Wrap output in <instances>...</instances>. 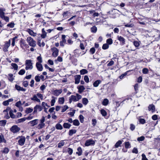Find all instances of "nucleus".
<instances>
[{
	"mask_svg": "<svg viewBox=\"0 0 160 160\" xmlns=\"http://www.w3.org/2000/svg\"><path fill=\"white\" fill-rule=\"evenodd\" d=\"M81 95L78 93L76 94V96L74 95H72L69 98V102L71 103L72 101L77 102L82 98Z\"/></svg>",
	"mask_w": 160,
	"mask_h": 160,
	"instance_id": "f257e3e1",
	"label": "nucleus"
},
{
	"mask_svg": "<svg viewBox=\"0 0 160 160\" xmlns=\"http://www.w3.org/2000/svg\"><path fill=\"white\" fill-rule=\"evenodd\" d=\"M26 40L30 46L32 47H35L36 46V42L32 37H28Z\"/></svg>",
	"mask_w": 160,
	"mask_h": 160,
	"instance_id": "f03ea898",
	"label": "nucleus"
},
{
	"mask_svg": "<svg viewBox=\"0 0 160 160\" xmlns=\"http://www.w3.org/2000/svg\"><path fill=\"white\" fill-rule=\"evenodd\" d=\"M40 122L37 126L38 129L40 130L44 128L45 126V124L44 122L45 121V118L43 116L39 120Z\"/></svg>",
	"mask_w": 160,
	"mask_h": 160,
	"instance_id": "7ed1b4c3",
	"label": "nucleus"
},
{
	"mask_svg": "<svg viewBox=\"0 0 160 160\" xmlns=\"http://www.w3.org/2000/svg\"><path fill=\"white\" fill-rule=\"evenodd\" d=\"M31 60H27L25 61V69L26 70L32 69L33 68L32 63Z\"/></svg>",
	"mask_w": 160,
	"mask_h": 160,
	"instance_id": "20e7f679",
	"label": "nucleus"
},
{
	"mask_svg": "<svg viewBox=\"0 0 160 160\" xmlns=\"http://www.w3.org/2000/svg\"><path fill=\"white\" fill-rule=\"evenodd\" d=\"M52 51V56L54 57H57L58 54L59 52V50L55 47H53L51 49Z\"/></svg>",
	"mask_w": 160,
	"mask_h": 160,
	"instance_id": "39448f33",
	"label": "nucleus"
},
{
	"mask_svg": "<svg viewBox=\"0 0 160 160\" xmlns=\"http://www.w3.org/2000/svg\"><path fill=\"white\" fill-rule=\"evenodd\" d=\"M20 130L19 128L17 125L12 126L10 128V130L13 133H16L18 132Z\"/></svg>",
	"mask_w": 160,
	"mask_h": 160,
	"instance_id": "423d86ee",
	"label": "nucleus"
},
{
	"mask_svg": "<svg viewBox=\"0 0 160 160\" xmlns=\"http://www.w3.org/2000/svg\"><path fill=\"white\" fill-rule=\"evenodd\" d=\"M95 143V141L92 139H89L87 140L85 143V145L86 146H88L91 145H94Z\"/></svg>",
	"mask_w": 160,
	"mask_h": 160,
	"instance_id": "0eeeda50",
	"label": "nucleus"
},
{
	"mask_svg": "<svg viewBox=\"0 0 160 160\" xmlns=\"http://www.w3.org/2000/svg\"><path fill=\"white\" fill-rule=\"evenodd\" d=\"M117 39L120 41V44L121 45H123L125 44V39L123 37L118 36H117Z\"/></svg>",
	"mask_w": 160,
	"mask_h": 160,
	"instance_id": "6e6552de",
	"label": "nucleus"
},
{
	"mask_svg": "<svg viewBox=\"0 0 160 160\" xmlns=\"http://www.w3.org/2000/svg\"><path fill=\"white\" fill-rule=\"evenodd\" d=\"M19 137L20 138L18 141V144L19 145L22 146L24 144L26 139L25 137L23 136H21V137Z\"/></svg>",
	"mask_w": 160,
	"mask_h": 160,
	"instance_id": "1a4fd4ad",
	"label": "nucleus"
},
{
	"mask_svg": "<svg viewBox=\"0 0 160 160\" xmlns=\"http://www.w3.org/2000/svg\"><path fill=\"white\" fill-rule=\"evenodd\" d=\"M38 121L39 120L38 119H35L29 122H28V124H29L31 126H33L38 124Z\"/></svg>",
	"mask_w": 160,
	"mask_h": 160,
	"instance_id": "9d476101",
	"label": "nucleus"
},
{
	"mask_svg": "<svg viewBox=\"0 0 160 160\" xmlns=\"http://www.w3.org/2000/svg\"><path fill=\"white\" fill-rule=\"evenodd\" d=\"M34 110L33 113H35L38 110L39 111H41L42 109V108L40 105H37L34 107Z\"/></svg>",
	"mask_w": 160,
	"mask_h": 160,
	"instance_id": "9b49d317",
	"label": "nucleus"
},
{
	"mask_svg": "<svg viewBox=\"0 0 160 160\" xmlns=\"http://www.w3.org/2000/svg\"><path fill=\"white\" fill-rule=\"evenodd\" d=\"M66 36L62 35V40L60 42V45L62 47H64V44L66 43V40L65 39Z\"/></svg>",
	"mask_w": 160,
	"mask_h": 160,
	"instance_id": "f8f14e48",
	"label": "nucleus"
},
{
	"mask_svg": "<svg viewBox=\"0 0 160 160\" xmlns=\"http://www.w3.org/2000/svg\"><path fill=\"white\" fill-rule=\"evenodd\" d=\"M36 66L38 71H41L43 70V66L41 63H36Z\"/></svg>",
	"mask_w": 160,
	"mask_h": 160,
	"instance_id": "ddd939ff",
	"label": "nucleus"
},
{
	"mask_svg": "<svg viewBox=\"0 0 160 160\" xmlns=\"http://www.w3.org/2000/svg\"><path fill=\"white\" fill-rule=\"evenodd\" d=\"M148 109L149 111H151L152 112H155V106L152 104H150L148 107Z\"/></svg>",
	"mask_w": 160,
	"mask_h": 160,
	"instance_id": "4468645a",
	"label": "nucleus"
},
{
	"mask_svg": "<svg viewBox=\"0 0 160 160\" xmlns=\"http://www.w3.org/2000/svg\"><path fill=\"white\" fill-rule=\"evenodd\" d=\"M81 78V76L80 75H78L75 76V83L76 84H78L79 83L80 79Z\"/></svg>",
	"mask_w": 160,
	"mask_h": 160,
	"instance_id": "2eb2a0df",
	"label": "nucleus"
},
{
	"mask_svg": "<svg viewBox=\"0 0 160 160\" xmlns=\"http://www.w3.org/2000/svg\"><path fill=\"white\" fill-rule=\"evenodd\" d=\"M15 88L18 91H22L23 92H25L26 90V89L23 88L22 87H21L20 86L17 85H16L15 86Z\"/></svg>",
	"mask_w": 160,
	"mask_h": 160,
	"instance_id": "dca6fc26",
	"label": "nucleus"
},
{
	"mask_svg": "<svg viewBox=\"0 0 160 160\" xmlns=\"http://www.w3.org/2000/svg\"><path fill=\"white\" fill-rule=\"evenodd\" d=\"M31 100L38 102H40V100L38 98L37 95L36 94L34 95L33 97L31 98Z\"/></svg>",
	"mask_w": 160,
	"mask_h": 160,
	"instance_id": "f3484780",
	"label": "nucleus"
},
{
	"mask_svg": "<svg viewBox=\"0 0 160 160\" xmlns=\"http://www.w3.org/2000/svg\"><path fill=\"white\" fill-rule=\"evenodd\" d=\"M62 92V89L59 90H56L54 91L53 94L56 96H58L61 94Z\"/></svg>",
	"mask_w": 160,
	"mask_h": 160,
	"instance_id": "a211bd4d",
	"label": "nucleus"
},
{
	"mask_svg": "<svg viewBox=\"0 0 160 160\" xmlns=\"http://www.w3.org/2000/svg\"><path fill=\"white\" fill-rule=\"evenodd\" d=\"M13 100L12 98L9 99L3 102V104L5 106H8L9 104V102L13 101Z\"/></svg>",
	"mask_w": 160,
	"mask_h": 160,
	"instance_id": "6ab92c4d",
	"label": "nucleus"
},
{
	"mask_svg": "<svg viewBox=\"0 0 160 160\" xmlns=\"http://www.w3.org/2000/svg\"><path fill=\"white\" fill-rule=\"evenodd\" d=\"M27 31L31 36H36V33H34L33 31L30 29H28L27 30Z\"/></svg>",
	"mask_w": 160,
	"mask_h": 160,
	"instance_id": "aec40b11",
	"label": "nucleus"
},
{
	"mask_svg": "<svg viewBox=\"0 0 160 160\" xmlns=\"http://www.w3.org/2000/svg\"><path fill=\"white\" fill-rule=\"evenodd\" d=\"M20 45L21 47L23 49H24L23 46H25L27 45L26 44L25 40L24 39H22L20 41Z\"/></svg>",
	"mask_w": 160,
	"mask_h": 160,
	"instance_id": "412c9836",
	"label": "nucleus"
},
{
	"mask_svg": "<svg viewBox=\"0 0 160 160\" xmlns=\"http://www.w3.org/2000/svg\"><path fill=\"white\" fill-rule=\"evenodd\" d=\"M67 140H62L58 144V148H61L65 144V141H66Z\"/></svg>",
	"mask_w": 160,
	"mask_h": 160,
	"instance_id": "4be33fe9",
	"label": "nucleus"
},
{
	"mask_svg": "<svg viewBox=\"0 0 160 160\" xmlns=\"http://www.w3.org/2000/svg\"><path fill=\"white\" fill-rule=\"evenodd\" d=\"M101 82V81L100 80H97L95 81L93 83V85L94 87H97L98 86L99 84Z\"/></svg>",
	"mask_w": 160,
	"mask_h": 160,
	"instance_id": "5701e85b",
	"label": "nucleus"
},
{
	"mask_svg": "<svg viewBox=\"0 0 160 160\" xmlns=\"http://www.w3.org/2000/svg\"><path fill=\"white\" fill-rule=\"evenodd\" d=\"M38 44L40 47H44L45 45V43L44 42H42V43H41V40L39 39H38Z\"/></svg>",
	"mask_w": 160,
	"mask_h": 160,
	"instance_id": "b1692460",
	"label": "nucleus"
},
{
	"mask_svg": "<svg viewBox=\"0 0 160 160\" xmlns=\"http://www.w3.org/2000/svg\"><path fill=\"white\" fill-rule=\"evenodd\" d=\"M88 102V99L86 98H83L82 99V103L85 105H86Z\"/></svg>",
	"mask_w": 160,
	"mask_h": 160,
	"instance_id": "393cba45",
	"label": "nucleus"
},
{
	"mask_svg": "<svg viewBox=\"0 0 160 160\" xmlns=\"http://www.w3.org/2000/svg\"><path fill=\"white\" fill-rule=\"evenodd\" d=\"M5 11V9H3L0 8V17H2L4 15L5 13L4 11ZM0 24H2V22L0 21Z\"/></svg>",
	"mask_w": 160,
	"mask_h": 160,
	"instance_id": "a878e982",
	"label": "nucleus"
},
{
	"mask_svg": "<svg viewBox=\"0 0 160 160\" xmlns=\"http://www.w3.org/2000/svg\"><path fill=\"white\" fill-rule=\"evenodd\" d=\"M55 127L58 130H62L63 128L62 125L59 123L56 124Z\"/></svg>",
	"mask_w": 160,
	"mask_h": 160,
	"instance_id": "bb28decb",
	"label": "nucleus"
},
{
	"mask_svg": "<svg viewBox=\"0 0 160 160\" xmlns=\"http://www.w3.org/2000/svg\"><path fill=\"white\" fill-rule=\"evenodd\" d=\"M71 126V125L68 123H65L63 125L64 128H69Z\"/></svg>",
	"mask_w": 160,
	"mask_h": 160,
	"instance_id": "cd10ccee",
	"label": "nucleus"
},
{
	"mask_svg": "<svg viewBox=\"0 0 160 160\" xmlns=\"http://www.w3.org/2000/svg\"><path fill=\"white\" fill-rule=\"evenodd\" d=\"M85 89V88H84L83 86H81L78 88V92L80 93H82Z\"/></svg>",
	"mask_w": 160,
	"mask_h": 160,
	"instance_id": "c85d7f7f",
	"label": "nucleus"
},
{
	"mask_svg": "<svg viewBox=\"0 0 160 160\" xmlns=\"http://www.w3.org/2000/svg\"><path fill=\"white\" fill-rule=\"evenodd\" d=\"M11 65L15 70H18V66L16 64L12 63H11Z\"/></svg>",
	"mask_w": 160,
	"mask_h": 160,
	"instance_id": "c756f323",
	"label": "nucleus"
},
{
	"mask_svg": "<svg viewBox=\"0 0 160 160\" xmlns=\"http://www.w3.org/2000/svg\"><path fill=\"white\" fill-rule=\"evenodd\" d=\"M64 102V98L63 97L60 98L58 99V102L59 104H62Z\"/></svg>",
	"mask_w": 160,
	"mask_h": 160,
	"instance_id": "7c9ffc66",
	"label": "nucleus"
},
{
	"mask_svg": "<svg viewBox=\"0 0 160 160\" xmlns=\"http://www.w3.org/2000/svg\"><path fill=\"white\" fill-rule=\"evenodd\" d=\"M80 73L81 74L83 75L87 73L88 71L86 69H83L80 71Z\"/></svg>",
	"mask_w": 160,
	"mask_h": 160,
	"instance_id": "2f4dec72",
	"label": "nucleus"
},
{
	"mask_svg": "<svg viewBox=\"0 0 160 160\" xmlns=\"http://www.w3.org/2000/svg\"><path fill=\"white\" fill-rule=\"evenodd\" d=\"M108 102L109 101L107 99H104L102 102V104L104 106H106L108 104Z\"/></svg>",
	"mask_w": 160,
	"mask_h": 160,
	"instance_id": "473e14b6",
	"label": "nucleus"
},
{
	"mask_svg": "<svg viewBox=\"0 0 160 160\" xmlns=\"http://www.w3.org/2000/svg\"><path fill=\"white\" fill-rule=\"evenodd\" d=\"M77 150L78 152H77L76 153L78 154L79 156L81 155L82 154V152L81 148L80 147H78L77 149Z\"/></svg>",
	"mask_w": 160,
	"mask_h": 160,
	"instance_id": "72a5a7b5",
	"label": "nucleus"
},
{
	"mask_svg": "<svg viewBox=\"0 0 160 160\" xmlns=\"http://www.w3.org/2000/svg\"><path fill=\"white\" fill-rule=\"evenodd\" d=\"M122 143V141L121 140L118 141L115 145V147L116 148H118Z\"/></svg>",
	"mask_w": 160,
	"mask_h": 160,
	"instance_id": "f704fd0d",
	"label": "nucleus"
},
{
	"mask_svg": "<svg viewBox=\"0 0 160 160\" xmlns=\"http://www.w3.org/2000/svg\"><path fill=\"white\" fill-rule=\"evenodd\" d=\"M76 132V130L75 129H71L69 130V135L71 136L73 134L75 133Z\"/></svg>",
	"mask_w": 160,
	"mask_h": 160,
	"instance_id": "c9c22d12",
	"label": "nucleus"
},
{
	"mask_svg": "<svg viewBox=\"0 0 160 160\" xmlns=\"http://www.w3.org/2000/svg\"><path fill=\"white\" fill-rule=\"evenodd\" d=\"M9 114L11 117L12 118H16V116L13 113V111L10 110L9 111Z\"/></svg>",
	"mask_w": 160,
	"mask_h": 160,
	"instance_id": "e433bc0d",
	"label": "nucleus"
},
{
	"mask_svg": "<svg viewBox=\"0 0 160 160\" xmlns=\"http://www.w3.org/2000/svg\"><path fill=\"white\" fill-rule=\"evenodd\" d=\"M33 109L30 108H27L25 111V112L27 114L30 113L33 111Z\"/></svg>",
	"mask_w": 160,
	"mask_h": 160,
	"instance_id": "4c0bfd02",
	"label": "nucleus"
},
{
	"mask_svg": "<svg viewBox=\"0 0 160 160\" xmlns=\"http://www.w3.org/2000/svg\"><path fill=\"white\" fill-rule=\"evenodd\" d=\"M140 42L137 41H134L133 44L136 47L138 48L140 45Z\"/></svg>",
	"mask_w": 160,
	"mask_h": 160,
	"instance_id": "58836bf2",
	"label": "nucleus"
},
{
	"mask_svg": "<svg viewBox=\"0 0 160 160\" xmlns=\"http://www.w3.org/2000/svg\"><path fill=\"white\" fill-rule=\"evenodd\" d=\"M8 76H9L8 78L9 80L11 82H12L14 79L13 77V75L12 74L10 73L8 74Z\"/></svg>",
	"mask_w": 160,
	"mask_h": 160,
	"instance_id": "ea45409f",
	"label": "nucleus"
},
{
	"mask_svg": "<svg viewBox=\"0 0 160 160\" xmlns=\"http://www.w3.org/2000/svg\"><path fill=\"white\" fill-rule=\"evenodd\" d=\"M73 124L75 126H78L79 125V122L78 120L76 119L73 121Z\"/></svg>",
	"mask_w": 160,
	"mask_h": 160,
	"instance_id": "a19ab883",
	"label": "nucleus"
},
{
	"mask_svg": "<svg viewBox=\"0 0 160 160\" xmlns=\"http://www.w3.org/2000/svg\"><path fill=\"white\" fill-rule=\"evenodd\" d=\"M2 19H4L5 21L8 22L9 21V18L8 17L4 15L1 18Z\"/></svg>",
	"mask_w": 160,
	"mask_h": 160,
	"instance_id": "79ce46f5",
	"label": "nucleus"
},
{
	"mask_svg": "<svg viewBox=\"0 0 160 160\" xmlns=\"http://www.w3.org/2000/svg\"><path fill=\"white\" fill-rule=\"evenodd\" d=\"M37 59L38 61V62H37V63H42V58L41 57V55H40L39 56H38L37 58Z\"/></svg>",
	"mask_w": 160,
	"mask_h": 160,
	"instance_id": "37998d69",
	"label": "nucleus"
},
{
	"mask_svg": "<svg viewBox=\"0 0 160 160\" xmlns=\"http://www.w3.org/2000/svg\"><path fill=\"white\" fill-rule=\"evenodd\" d=\"M6 140L5 139L4 137L2 135H0V143L2 142H6Z\"/></svg>",
	"mask_w": 160,
	"mask_h": 160,
	"instance_id": "c03bdc74",
	"label": "nucleus"
},
{
	"mask_svg": "<svg viewBox=\"0 0 160 160\" xmlns=\"http://www.w3.org/2000/svg\"><path fill=\"white\" fill-rule=\"evenodd\" d=\"M101 113L103 116H106L107 115L106 112L104 110L102 109L101 110Z\"/></svg>",
	"mask_w": 160,
	"mask_h": 160,
	"instance_id": "a18cd8bd",
	"label": "nucleus"
},
{
	"mask_svg": "<svg viewBox=\"0 0 160 160\" xmlns=\"http://www.w3.org/2000/svg\"><path fill=\"white\" fill-rule=\"evenodd\" d=\"M109 48V45L107 43H105L102 46V49L105 50Z\"/></svg>",
	"mask_w": 160,
	"mask_h": 160,
	"instance_id": "49530a36",
	"label": "nucleus"
},
{
	"mask_svg": "<svg viewBox=\"0 0 160 160\" xmlns=\"http://www.w3.org/2000/svg\"><path fill=\"white\" fill-rule=\"evenodd\" d=\"M26 120V118H20L18 119L17 121V123H20L21 122H23L25 121Z\"/></svg>",
	"mask_w": 160,
	"mask_h": 160,
	"instance_id": "de8ad7c7",
	"label": "nucleus"
},
{
	"mask_svg": "<svg viewBox=\"0 0 160 160\" xmlns=\"http://www.w3.org/2000/svg\"><path fill=\"white\" fill-rule=\"evenodd\" d=\"M125 147L126 148H130V144L128 142H125Z\"/></svg>",
	"mask_w": 160,
	"mask_h": 160,
	"instance_id": "09e8293b",
	"label": "nucleus"
},
{
	"mask_svg": "<svg viewBox=\"0 0 160 160\" xmlns=\"http://www.w3.org/2000/svg\"><path fill=\"white\" fill-rule=\"evenodd\" d=\"M25 72V71L24 69L21 70L18 72V74L20 75H22Z\"/></svg>",
	"mask_w": 160,
	"mask_h": 160,
	"instance_id": "8fccbe9b",
	"label": "nucleus"
},
{
	"mask_svg": "<svg viewBox=\"0 0 160 160\" xmlns=\"http://www.w3.org/2000/svg\"><path fill=\"white\" fill-rule=\"evenodd\" d=\"M7 121L6 120L0 121V124L1 126H5L6 123Z\"/></svg>",
	"mask_w": 160,
	"mask_h": 160,
	"instance_id": "3c124183",
	"label": "nucleus"
},
{
	"mask_svg": "<svg viewBox=\"0 0 160 160\" xmlns=\"http://www.w3.org/2000/svg\"><path fill=\"white\" fill-rule=\"evenodd\" d=\"M2 152L5 153H8L9 151L8 148H5L3 151H2Z\"/></svg>",
	"mask_w": 160,
	"mask_h": 160,
	"instance_id": "603ef678",
	"label": "nucleus"
},
{
	"mask_svg": "<svg viewBox=\"0 0 160 160\" xmlns=\"http://www.w3.org/2000/svg\"><path fill=\"white\" fill-rule=\"evenodd\" d=\"M69 13L68 11L65 12L62 14L63 18H66V17L68 16V14Z\"/></svg>",
	"mask_w": 160,
	"mask_h": 160,
	"instance_id": "864d4df0",
	"label": "nucleus"
},
{
	"mask_svg": "<svg viewBox=\"0 0 160 160\" xmlns=\"http://www.w3.org/2000/svg\"><path fill=\"white\" fill-rule=\"evenodd\" d=\"M67 152L70 155H71L72 153L73 150L70 148H68L67 149Z\"/></svg>",
	"mask_w": 160,
	"mask_h": 160,
	"instance_id": "5fc2aeb1",
	"label": "nucleus"
},
{
	"mask_svg": "<svg viewBox=\"0 0 160 160\" xmlns=\"http://www.w3.org/2000/svg\"><path fill=\"white\" fill-rule=\"evenodd\" d=\"M62 112H64L68 108V106L65 105L64 107H62Z\"/></svg>",
	"mask_w": 160,
	"mask_h": 160,
	"instance_id": "6e6d98bb",
	"label": "nucleus"
},
{
	"mask_svg": "<svg viewBox=\"0 0 160 160\" xmlns=\"http://www.w3.org/2000/svg\"><path fill=\"white\" fill-rule=\"evenodd\" d=\"M52 98H53V99L51 100V106H53L54 105V104L56 102V101L54 99V97H52Z\"/></svg>",
	"mask_w": 160,
	"mask_h": 160,
	"instance_id": "4d7b16f0",
	"label": "nucleus"
},
{
	"mask_svg": "<svg viewBox=\"0 0 160 160\" xmlns=\"http://www.w3.org/2000/svg\"><path fill=\"white\" fill-rule=\"evenodd\" d=\"M107 43L108 44H111L112 43V40L111 38H109L108 39H107Z\"/></svg>",
	"mask_w": 160,
	"mask_h": 160,
	"instance_id": "13d9d810",
	"label": "nucleus"
},
{
	"mask_svg": "<svg viewBox=\"0 0 160 160\" xmlns=\"http://www.w3.org/2000/svg\"><path fill=\"white\" fill-rule=\"evenodd\" d=\"M93 13V17H97L99 15V14L98 12H94V11H93L92 12H91L90 13Z\"/></svg>",
	"mask_w": 160,
	"mask_h": 160,
	"instance_id": "bf43d9fd",
	"label": "nucleus"
},
{
	"mask_svg": "<svg viewBox=\"0 0 160 160\" xmlns=\"http://www.w3.org/2000/svg\"><path fill=\"white\" fill-rule=\"evenodd\" d=\"M42 106L43 108H45L46 106H47L48 108L50 107L49 105H48V104L44 102H42Z\"/></svg>",
	"mask_w": 160,
	"mask_h": 160,
	"instance_id": "052dcab7",
	"label": "nucleus"
},
{
	"mask_svg": "<svg viewBox=\"0 0 160 160\" xmlns=\"http://www.w3.org/2000/svg\"><path fill=\"white\" fill-rule=\"evenodd\" d=\"M142 72L143 74H146L148 73V70L147 68H144L143 69Z\"/></svg>",
	"mask_w": 160,
	"mask_h": 160,
	"instance_id": "680f3d73",
	"label": "nucleus"
},
{
	"mask_svg": "<svg viewBox=\"0 0 160 160\" xmlns=\"http://www.w3.org/2000/svg\"><path fill=\"white\" fill-rule=\"evenodd\" d=\"M14 22H11L10 23L8 24L7 26L10 27V28H13L14 26Z\"/></svg>",
	"mask_w": 160,
	"mask_h": 160,
	"instance_id": "e2e57ef3",
	"label": "nucleus"
},
{
	"mask_svg": "<svg viewBox=\"0 0 160 160\" xmlns=\"http://www.w3.org/2000/svg\"><path fill=\"white\" fill-rule=\"evenodd\" d=\"M95 52V49L93 47L91 48L90 50V52L91 54H94Z\"/></svg>",
	"mask_w": 160,
	"mask_h": 160,
	"instance_id": "0e129e2a",
	"label": "nucleus"
},
{
	"mask_svg": "<svg viewBox=\"0 0 160 160\" xmlns=\"http://www.w3.org/2000/svg\"><path fill=\"white\" fill-rule=\"evenodd\" d=\"M10 40H9L8 42H7L6 43L5 45H4V46L8 48L10 45Z\"/></svg>",
	"mask_w": 160,
	"mask_h": 160,
	"instance_id": "69168bd1",
	"label": "nucleus"
},
{
	"mask_svg": "<svg viewBox=\"0 0 160 160\" xmlns=\"http://www.w3.org/2000/svg\"><path fill=\"white\" fill-rule=\"evenodd\" d=\"M91 31L93 32H96L97 30V28L95 26H94L91 28Z\"/></svg>",
	"mask_w": 160,
	"mask_h": 160,
	"instance_id": "338daca9",
	"label": "nucleus"
},
{
	"mask_svg": "<svg viewBox=\"0 0 160 160\" xmlns=\"http://www.w3.org/2000/svg\"><path fill=\"white\" fill-rule=\"evenodd\" d=\"M21 101H19L16 103L15 105L18 108H20V106H21Z\"/></svg>",
	"mask_w": 160,
	"mask_h": 160,
	"instance_id": "774afa93",
	"label": "nucleus"
}]
</instances>
